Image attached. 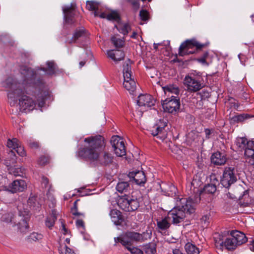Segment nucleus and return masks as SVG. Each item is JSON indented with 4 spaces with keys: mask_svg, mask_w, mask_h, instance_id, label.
Segmentation results:
<instances>
[{
    "mask_svg": "<svg viewBox=\"0 0 254 254\" xmlns=\"http://www.w3.org/2000/svg\"><path fill=\"white\" fill-rule=\"evenodd\" d=\"M84 145L78 149L76 156L89 162L92 166L109 167L114 160L110 152L103 151L106 145L104 137L100 135L90 136L84 138Z\"/></svg>",
    "mask_w": 254,
    "mask_h": 254,
    "instance_id": "nucleus-1",
    "label": "nucleus"
},
{
    "mask_svg": "<svg viewBox=\"0 0 254 254\" xmlns=\"http://www.w3.org/2000/svg\"><path fill=\"white\" fill-rule=\"evenodd\" d=\"M20 70L23 75L22 82H17L12 77H7L2 82V85L4 88L9 89L7 97L11 105H14L17 98L25 93L30 94L31 89L35 87L32 85L33 81L36 79L35 71L31 68L24 66H21Z\"/></svg>",
    "mask_w": 254,
    "mask_h": 254,
    "instance_id": "nucleus-2",
    "label": "nucleus"
},
{
    "mask_svg": "<svg viewBox=\"0 0 254 254\" xmlns=\"http://www.w3.org/2000/svg\"><path fill=\"white\" fill-rule=\"evenodd\" d=\"M176 205L168 214L172 224L179 226L184 219L195 212V205L200 198L197 197L195 201L191 198H189L176 196L175 198Z\"/></svg>",
    "mask_w": 254,
    "mask_h": 254,
    "instance_id": "nucleus-3",
    "label": "nucleus"
},
{
    "mask_svg": "<svg viewBox=\"0 0 254 254\" xmlns=\"http://www.w3.org/2000/svg\"><path fill=\"white\" fill-rule=\"evenodd\" d=\"M32 85L35 87L31 89L30 94L25 93L19 97H21L19 99L20 109L25 112L34 110L36 105V102L27 96V95L35 96L37 98L38 106L42 107L45 103V98L48 94V92L44 89V85L41 81L37 83L36 82V80H33Z\"/></svg>",
    "mask_w": 254,
    "mask_h": 254,
    "instance_id": "nucleus-4",
    "label": "nucleus"
},
{
    "mask_svg": "<svg viewBox=\"0 0 254 254\" xmlns=\"http://www.w3.org/2000/svg\"><path fill=\"white\" fill-rule=\"evenodd\" d=\"M118 204L121 209L127 212L134 211L139 206L137 199L128 195L121 196L118 200Z\"/></svg>",
    "mask_w": 254,
    "mask_h": 254,
    "instance_id": "nucleus-5",
    "label": "nucleus"
},
{
    "mask_svg": "<svg viewBox=\"0 0 254 254\" xmlns=\"http://www.w3.org/2000/svg\"><path fill=\"white\" fill-rule=\"evenodd\" d=\"M123 76L124 81L123 86L130 94H133L136 90V83L132 78L131 65L128 63H125L123 65Z\"/></svg>",
    "mask_w": 254,
    "mask_h": 254,
    "instance_id": "nucleus-6",
    "label": "nucleus"
},
{
    "mask_svg": "<svg viewBox=\"0 0 254 254\" xmlns=\"http://www.w3.org/2000/svg\"><path fill=\"white\" fill-rule=\"evenodd\" d=\"M204 46V44L199 43L194 39L187 40L180 45L179 49V55L183 57L193 54L196 50L201 49Z\"/></svg>",
    "mask_w": 254,
    "mask_h": 254,
    "instance_id": "nucleus-7",
    "label": "nucleus"
},
{
    "mask_svg": "<svg viewBox=\"0 0 254 254\" xmlns=\"http://www.w3.org/2000/svg\"><path fill=\"white\" fill-rule=\"evenodd\" d=\"M184 84L189 92H195L202 88L203 85L200 78L194 77L192 74L187 75L184 80Z\"/></svg>",
    "mask_w": 254,
    "mask_h": 254,
    "instance_id": "nucleus-8",
    "label": "nucleus"
},
{
    "mask_svg": "<svg viewBox=\"0 0 254 254\" xmlns=\"http://www.w3.org/2000/svg\"><path fill=\"white\" fill-rule=\"evenodd\" d=\"M162 105L165 112L175 114L179 110L180 99L177 97L172 95L171 98L164 100Z\"/></svg>",
    "mask_w": 254,
    "mask_h": 254,
    "instance_id": "nucleus-9",
    "label": "nucleus"
},
{
    "mask_svg": "<svg viewBox=\"0 0 254 254\" xmlns=\"http://www.w3.org/2000/svg\"><path fill=\"white\" fill-rule=\"evenodd\" d=\"M167 122L164 119L159 120L150 129L151 134L154 136L164 140L167 137V133L165 128L167 126Z\"/></svg>",
    "mask_w": 254,
    "mask_h": 254,
    "instance_id": "nucleus-10",
    "label": "nucleus"
},
{
    "mask_svg": "<svg viewBox=\"0 0 254 254\" xmlns=\"http://www.w3.org/2000/svg\"><path fill=\"white\" fill-rule=\"evenodd\" d=\"M236 181L237 177L234 173V168L231 167L225 168L221 179V184L222 186L226 188H228Z\"/></svg>",
    "mask_w": 254,
    "mask_h": 254,
    "instance_id": "nucleus-11",
    "label": "nucleus"
},
{
    "mask_svg": "<svg viewBox=\"0 0 254 254\" xmlns=\"http://www.w3.org/2000/svg\"><path fill=\"white\" fill-rule=\"evenodd\" d=\"M110 142L115 153L117 156L122 157L126 155L125 143L122 139L118 136H113Z\"/></svg>",
    "mask_w": 254,
    "mask_h": 254,
    "instance_id": "nucleus-12",
    "label": "nucleus"
},
{
    "mask_svg": "<svg viewBox=\"0 0 254 254\" xmlns=\"http://www.w3.org/2000/svg\"><path fill=\"white\" fill-rule=\"evenodd\" d=\"M127 233L132 243L134 242H143L148 239H150L152 236L151 230H147L142 234L134 231H127Z\"/></svg>",
    "mask_w": 254,
    "mask_h": 254,
    "instance_id": "nucleus-13",
    "label": "nucleus"
},
{
    "mask_svg": "<svg viewBox=\"0 0 254 254\" xmlns=\"http://www.w3.org/2000/svg\"><path fill=\"white\" fill-rule=\"evenodd\" d=\"M137 103L138 106L145 109L153 106L155 104V100L149 94H141L138 97Z\"/></svg>",
    "mask_w": 254,
    "mask_h": 254,
    "instance_id": "nucleus-14",
    "label": "nucleus"
},
{
    "mask_svg": "<svg viewBox=\"0 0 254 254\" xmlns=\"http://www.w3.org/2000/svg\"><path fill=\"white\" fill-rule=\"evenodd\" d=\"M27 188V184L25 181L16 180L7 187L6 190L12 192H22Z\"/></svg>",
    "mask_w": 254,
    "mask_h": 254,
    "instance_id": "nucleus-15",
    "label": "nucleus"
},
{
    "mask_svg": "<svg viewBox=\"0 0 254 254\" xmlns=\"http://www.w3.org/2000/svg\"><path fill=\"white\" fill-rule=\"evenodd\" d=\"M107 55L115 63L123 60L125 56L124 52L120 50H108L107 51Z\"/></svg>",
    "mask_w": 254,
    "mask_h": 254,
    "instance_id": "nucleus-16",
    "label": "nucleus"
},
{
    "mask_svg": "<svg viewBox=\"0 0 254 254\" xmlns=\"http://www.w3.org/2000/svg\"><path fill=\"white\" fill-rule=\"evenodd\" d=\"M130 178H133L135 183L139 185L144 184L146 182L144 173L141 171L130 172L128 175Z\"/></svg>",
    "mask_w": 254,
    "mask_h": 254,
    "instance_id": "nucleus-17",
    "label": "nucleus"
},
{
    "mask_svg": "<svg viewBox=\"0 0 254 254\" xmlns=\"http://www.w3.org/2000/svg\"><path fill=\"white\" fill-rule=\"evenodd\" d=\"M245 155L249 159V163L254 166V141H249L245 148Z\"/></svg>",
    "mask_w": 254,
    "mask_h": 254,
    "instance_id": "nucleus-18",
    "label": "nucleus"
},
{
    "mask_svg": "<svg viewBox=\"0 0 254 254\" xmlns=\"http://www.w3.org/2000/svg\"><path fill=\"white\" fill-rule=\"evenodd\" d=\"M64 13V18L68 23H73L72 17L74 14L75 6L72 4L70 5L65 6L63 8Z\"/></svg>",
    "mask_w": 254,
    "mask_h": 254,
    "instance_id": "nucleus-19",
    "label": "nucleus"
},
{
    "mask_svg": "<svg viewBox=\"0 0 254 254\" xmlns=\"http://www.w3.org/2000/svg\"><path fill=\"white\" fill-rule=\"evenodd\" d=\"M171 224L172 222L168 215L164 218L157 219V227L162 231H165L168 229L170 227Z\"/></svg>",
    "mask_w": 254,
    "mask_h": 254,
    "instance_id": "nucleus-20",
    "label": "nucleus"
},
{
    "mask_svg": "<svg viewBox=\"0 0 254 254\" xmlns=\"http://www.w3.org/2000/svg\"><path fill=\"white\" fill-rule=\"evenodd\" d=\"M211 163L215 165H224L226 162V158L224 154L217 152L213 153L211 157Z\"/></svg>",
    "mask_w": 254,
    "mask_h": 254,
    "instance_id": "nucleus-21",
    "label": "nucleus"
},
{
    "mask_svg": "<svg viewBox=\"0 0 254 254\" xmlns=\"http://www.w3.org/2000/svg\"><path fill=\"white\" fill-rule=\"evenodd\" d=\"M230 236L234 237L238 246L241 245L247 241V238L245 234L239 231H231Z\"/></svg>",
    "mask_w": 254,
    "mask_h": 254,
    "instance_id": "nucleus-22",
    "label": "nucleus"
},
{
    "mask_svg": "<svg viewBox=\"0 0 254 254\" xmlns=\"http://www.w3.org/2000/svg\"><path fill=\"white\" fill-rule=\"evenodd\" d=\"M87 33L85 29L83 27L76 29L73 33V37L67 42L69 43H75L77 40L83 39L86 37Z\"/></svg>",
    "mask_w": 254,
    "mask_h": 254,
    "instance_id": "nucleus-23",
    "label": "nucleus"
},
{
    "mask_svg": "<svg viewBox=\"0 0 254 254\" xmlns=\"http://www.w3.org/2000/svg\"><path fill=\"white\" fill-rule=\"evenodd\" d=\"M110 215L112 221L116 225L121 224L123 221V218L121 212L116 209L111 210Z\"/></svg>",
    "mask_w": 254,
    "mask_h": 254,
    "instance_id": "nucleus-24",
    "label": "nucleus"
},
{
    "mask_svg": "<svg viewBox=\"0 0 254 254\" xmlns=\"http://www.w3.org/2000/svg\"><path fill=\"white\" fill-rule=\"evenodd\" d=\"M57 219L56 211L55 210H53L51 214L48 216L46 219L45 225L46 227L51 229L54 226Z\"/></svg>",
    "mask_w": 254,
    "mask_h": 254,
    "instance_id": "nucleus-25",
    "label": "nucleus"
},
{
    "mask_svg": "<svg viewBox=\"0 0 254 254\" xmlns=\"http://www.w3.org/2000/svg\"><path fill=\"white\" fill-rule=\"evenodd\" d=\"M163 88L165 94L167 96H169L170 93L177 95L180 92L178 87L175 85H168L163 87Z\"/></svg>",
    "mask_w": 254,
    "mask_h": 254,
    "instance_id": "nucleus-26",
    "label": "nucleus"
},
{
    "mask_svg": "<svg viewBox=\"0 0 254 254\" xmlns=\"http://www.w3.org/2000/svg\"><path fill=\"white\" fill-rule=\"evenodd\" d=\"M238 246V245L235 240L234 237L232 236L226 239L224 241V246L226 248V249L228 250H234L237 248Z\"/></svg>",
    "mask_w": 254,
    "mask_h": 254,
    "instance_id": "nucleus-27",
    "label": "nucleus"
},
{
    "mask_svg": "<svg viewBox=\"0 0 254 254\" xmlns=\"http://www.w3.org/2000/svg\"><path fill=\"white\" fill-rule=\"evenodd\" d=\"M47 68H42L41 70L46 71L49 75H53L55 73L57 70V65L53 61H48L46 63Z\"/></svg>",
    "mask_w": 254,
    "mask_h": 254,
    "instance_id": "nucleus-28",
    "label": "nucleus"
},
{
    "mask_svg": "<svg viewBox=\"0 0 254 254\" xmlns=\"http://www.w3.org/2000/svg\"><path fill=\"white\" fill-rule=\"evenodd\" d=\"M199 135L195 131H191L187 135L186 141L188 145H191L193 143L197 142L198 141Z\"/></svg>",
    "mask_w": 254,
    "mask_h": 254,
    "instance_id": "nucleus-29",
    "label": "nucleus"
},
{
    "mask_svg": "<svg viewBox=\"0 0 254 254\" xmlns=\"http://www.w3.org/2000/svg\"><path fill=\"white\" fill-rule=\"evenodd\" d=\"M185 249L188 254H199V249L195 245L190 243H188L185 245Z\"/></svg>",
    "mask_w": 254,
    "mask_h": 254,
    "instance_id": "nucleus-30",
    "label": "nucleus"
},
{
    "mask_svg": "<svg viewBox=\"0 0 254 254\" xmlns=\"http://www.w3.org/2000/svg\"><path fill=\"white\" fill-rule=\"evenodd\" d=\"M164 186L163 188L161 186V189L162 190L164 189L168 195L172 196H176L177 189L175 186L172 184L169 185L164 184Z\"/></svg>",
    "mask_w": 254,
    "mask_h": 254,
    "instance_id": "nucleus-31",
    "label": "nucleus"
},
{
    "mask_svg": "<svg viewBox=\"0 0 254 254\" xmlns=\"http://www.w3.org/2000/svg\"><path fill=\"white\" fill-rule=\"evenodd\" d=\"M79 201L77 199L73 203V206L71 209V213L74 216V218H84L85 214L84 213L79 212L78 211L77 202Z\"/></svg>",
    "mask_w": 254,
    "mask_h": 254,
    "instance_id": "nucleus-32",
    "label": "nucleus"
},
{
    "mask_svg": "<svg viewBox=\"0 0 254 254\" xmlns=\"http://www.w3.org/2000/svg\"><path fill=\"white\" fill-rule=\"evenodd\" d=\"M121 240L122 241V246L125 247L127 249V248L130 247L133 244V243L129 238L127 232L122 234V238Z\"/></svg>",
    "mask_w": 254,
    "mask_h": 254,
    "instance_id": "nucleus-33",
    "label": "nucleus"
},
{
    "mask_svg": "<svg viewBox=\"0 0 254 254\" xmlns=\"http://www.w3.org/2000/svg\"><path fill=\"white\" fill-rule=\"evenodd\" d=\"M143 250L147 254H154L156 252V245L154 243H149L143 246Z\"/></svg>",
    "mask_w": 254,
    "mask_h": 254,
    "instance_id": "nucleus-34",
    "label": "nucleus"
},
{
    "mask_svg": "<svg viewBox=\"0 0 254 254\" xmlns=\"http://www.w3.org/2000/svg\"><path fill=\"white\" fill-rule=\"evenodd\" d=\"M115 27L120 33L124 35H127L130 30V27L127 23L119 24L118 26H115Z\"/></svg>",
    "mask_w": 254,
    "mask_h": 254,
    "instance_id": "nucleus-35",
    "label": "nucleus"
},
{
    "mask_svg": "<svg viewBox=\"0 0 254 254\" xmlns=\"http://www.w3.org/2000/svg\"><path fill=\"white\" fill-rule=\"evenodd\" d=\"M129 187V185L127 182H120L116 186V190L121 193L126 192Z\"/></svg>",
    "mask_w": 254,
    "mask_h": 254,
    "instance_id": "nucleus-36",
    "label": "nucleus"
},
{
    "mask_svg": "<svg viewBox=\"0 0 254 254\" xmlns=\"http://www.w3.org/2000/svg\"><path fill=\"white\" fill-rule=\"evenodd\" d=\"M43 238L42 234L33 232L28 236V240L30 242H39Z\"/></svg>",
    "mask_w": 254,
    "mask_h": 254,
    "instance_id": "nucleus-37",
    "label": "nucleus"
},
{
    "mask_svg": "<svg viewBox=\"0 0 254 254\" xmlns=\"http://www.w3.org/2000/svg\"><path fill=\"white\" fill-rule=\"evenodd\" d=\"M249 142L245 137L237 138L236 141V145L240 149H245Z\"/></svg>",
    "mask_w": 254,
    "mask_h": 254,
    "instance_id": "nucleus-38",
    "label": "nucleus"
},
{
    "mask_svg": "<svg viewBox=\"0 0 254 254\" xmlns=\"http://www.w3.org/2000/svg\"><path fill=\"white\" fill-rule=\"evenodd\" d=\"M111 41L116 48H122L124 46L125 41L124 39L118 38V36H113L111 38Z\"/></svg>",
    "mask_w": 254,
    "mask_h": 254,
    "instance_id": "nucleus-39",
    "label": "nucleus"
},
{
    "mask_svg": "<svg viewBox=\"0 0 254 254\" xmlns=\"http://www.w3.org/2000/svg\"><path fill=\"white\" fill-rule=\"evenodd\" d=\"M100 4L94 1H87L86 7L89 10L96 11L99 10Z\"/></svg>",
    "mask_w": 254,
    "mask_h": 254,
    "instance_id": "nucleus-40",
    "label": "nucleus"
},
{
    "mask_svg": "<svg viewBox=\"0 0 254 254\" xmlns=\"http://www.w3.org/2000/svg\"><path fill=\"white\" fill-rule=\"evenodd\" d=\"M9 173L15 176H23L24 174V170L21 168H12L9 169Z\"/></svg>",
    "mask_w": 254,
    "mask_h": 254,
    "instance_id": "nucleus-41",
    "label": "nucleus"
},
{
    "mask_svg": "<svg viewBox=\"0 0 254 254\" xmlns=\"http://www.w3.org/2000/svg\"><path fill=\"white\" fill-rule=\"evenodd\" d=\"M107 19L109 20L116 21L119 22L120 17L119 13L116 11H113L107 15Z\"/></svg>",
    "mask_w": 254,
    "mask_h": 254,
    "instance_id": "nucleus-42",
    "label": "nucleus"
},
{
    "mask_svg": "<svg viewBox=\"0 0 254 254\" xmlns=\"http://www.w3.org/2000/svg\"><path fill=\"white\" fill-rule=\"evenodd\" d=\"M216 187L212 184H208L204 186L203 191L207 193L213 194L216 190Z\"/></svg>",
    "mask_w": 254,
    "mask_h": 254,
    "instance_id": "nucleus-43",
    "label": "nucleus"
},
{
    "mask_svg": "<svg viewBox=\"0 0 254 254\" xmlns=\"http://www.w3.org/2000/svg\"><path fill=\"white\" fill-rule=\"evenodd\" d=\"M19 142H20L19 141V140L15 138H14L12 139H9L7 142V146L8 148H12V149L15 150L17 147L18 144H19Z\"/></svg>",
    "mask_w": 254,
    "mask_h": 254,
    "instance_id": "nucleus-44",
    "label": "nucleus"
},
{
    "mask_svg": "<svg viewBox=\"0 0 254 254\" xmlns=\"http://www.w3.org/2000/svg\"><path fill=\"white\" fill-rule=\"evenodd\" d=\"M83 218H76V226L77 228L82 232H84L85 230L84 222L83 220Z\"/></svg>",
    "mask_w": 254,
    "mask_h": 254,
    "instance_id": "nucleus-45",
    "label": "nucleus"
},
{
    "mask_svg": "<svg viewBox=\"0 0 254 254\" xmlns=\"http://www.w3.org/2000/svg\"><path fill=\"white\" fill-rule=\"evenodd\" d=\"M17 226L21 232H24L28 228V225L27 221L22 219L21 221L17 223Z\"/></svg>",
    "mask_w": 254,
    "mask_h": 254,
    "instance_id": "nucleus-46",
    "label": "nucleus"
},
{
    "mask_svg": "<svg viewBox=\"0 0 254 254\" xmlns=\"http://www.w3.org/2000/svg\"><path fill=\"white\" fill-rule=\"evenodd\" d=\"M214 241L216 247H221L224 245V241L223 239V237L220 235H216L214 238Z\"/></svg>",
    "mask_w": 254,
    "mask_h": 254,
    "instance_id": "nucleus-47",
    "label": "nucleus"
},
{
    "mask_svg": "<svg viewBox=\"0 0 254 254\" xmlns=\"http://www.w3.org/2000/svg\"><path fill=\"white\" fill-rule=\"evenodd\" d=\"M9 156L11 157V159L8 162L7 160L5 162V164L7 167L11 166V165L16 163V157L15 153L13 150L9 151Z\"/></svg>",
    "mask_w": 254,
    "mask_h": 254,
    "instance_id": "nucleus-48",
    "label": "nucleus"
},
{
    "mask_svg": "<svg viewBox=\"0 0 254 254\" xmlns=\"http://www.w3.org/2000/svg\"><path fill=\"white\" fill-rule=\"evenodd\" d=\"M13 216L12 213H5L2 216L1 219L6 223L11 222L13 219Z\"/></svg>",
    "mask_w": 254,
    "mask_h": 254,
    "instance_id": "nucleus-49",
    "label": "nucleus"
},
{
    "mask_svg": "<svg viewBox=\"0 0 254 254\" xmlns=\"http://www.w3.org/2000/svg\"><path fill=\"white\" fill-rule=\"evenodd\" d=\"M247 118V116L245 114H240L234 116L231 118V121L233 123L243 122Z\"/></svg>",
    "mask_w": 254,
    "mask_h": 254,
    "instance_id": "nucleus-50",
    "label": "nucleus"
},
{
    "mask_svg": "<svg viewBox=\"0 0 254 254\" xmlns=\"http://www.w3.org/2000/svg\"><path fill=\"white\" fill-rule=\"evenodd\" d=\"M210 183L217 186L219 184V180L217 175L215 174H211L209 176Z\"/></svg>",
    "mask_w": 254,
    "mask_h": 254,
    "instance_id": "nucleus-51",
    "label": "nucleus"
},
{
    "mask_svg": "<svg viewBox=\"0 0 254 254\" xmlns=\"http://www.w3.org/2000/svg\"><path fill=\"white\" fill-rule=\"evenodd\" d=\"M49 161L50 158L49 156H42L39 158L38 162L39 165L44 166L49 163Z\"/></svg>",
    "mask_w": 254,
    "mask_h": 254,
    "instance_id": "nucleus-52",
    "label": "nucleus"
},
{
    "mask_svg": "<svg viewBox=\"0 0 254 254\" xmlns=\"http://www.w3.org/2000/svg\"><path fill=\"white\" fill-rule=\"evenodd\" d=\"M139 16L141 20L147 21L149 18V13L146 10L142 9L139 12Z\"/></svg>",
    "mask_w": 254,
    "mask_h": 254,
    "instance_id": "nucleus-53",
    "label": "nucleus"
},
{
    "mask_svg": "<svg viewBox=\"0 0 254 254\" xmlns=\"http://www.w3.org/2000/svg\"><path fill=\"white\" fill-rule=\"evenodd\" d=\"M15 151L21 156H24L26 155V152L24 148L21 145L20 142L19 143V144H18L16 148L15 149Z\"/></svg>",
    "mask_w": 254,
    "mask_h": 254,
    "instance_id": "nucleus-54",
    "label": "nucleus"
},
{
    "mask_svg": "<svg viewBox=\"0 0 254 254\" xmlns=\"http://www.w3.org/2000/svg\"><path fill=\"white\" fill-rule=\"evenodd\" d=\"M127 250L129 251L131 254H143L142 250L136 247L127 248Z\"/></svg>",
    "mask_w": 254,
    "mask_h": 254,
    "instance_id": "nucleus-55",
    "label": "nucleus"
},
{
    "mask_svg": "<svg viewBox=\"0 0 254 254\" xmlns=\"http://www.w3.org/2000/svg\"><path fill=\"white\" fill-rule=\"evenodd\" d=\"M60 254H75V253L66 246H64L63 250H59Z\"/></svg>",
    "mask_w": 254,
    "mask_h": 254,
    "instance_id": "nucleus-56",
    "label": "nucleus"
},
{
    "mask_svg": "<svg viewBox=\"0 0 254 254\" xmlns=\"http://www.w3.org/2000/svg\"><path fill=\"white\" fill-rule=\"evenodd\" d=\"M127 2H130L133 9L135 10H137L140 6V4L139 2V0H126Z\"/></svg>",
    "mask_w": 254,
    "mask_h": 254,
    "instance_id": "nucleus-57",
    "label": "nucleus"
},
{
    "mask_svg": "<svg viewBox=\"0 0 254 254\" xmlns=\"http://www.w3.org/2000/svg\"><path fill=\"white\" fill-rule=\"evenodd\" d=\"M209 217L207 215H204L200 219L201 223L203 225V227H207L209 223Z\"/></svg>",
    "mask_w": 254,
    "mask_h": 254,
    "instance_id": "nucleus-58",
    "label": "nucleus"
},
{
    "mask_svg": "<svg viewBox=\"0 0 254 254\" xmlns=\"http://www.w3.org/2000/svg\"><path fill=\"white\" fill-rule=\"evenodd\" d=\"M108 14L105 12L100 13L99 10H96L94 12V15L95 17H99L102 18H107V15Z\"/></svg>",
    "mask_w": 254,
    "mask_h": 254,
    "instance_id": "nucleus-59",
    "label": "nucleus"
},
{
    "mask_svg": "<svg viewBox=\"0 0 254 254\" xmlns=\"http://www.w3.org/2000/svg\"><path fill=\"white\" fill-rule=\"evenodd\" d=\"M41 185L42 187L47 188L49 186V180L47 178L45 177H42V181H41Z\"/></svg>",
    "mask_w": 254,
    "mask_h": 254,
    "instance_id": "nucleus-60",
    "label": "nucleus"
},
{
    "mask_svg": "<svg viewBox=\"0 0 254 254\" xmlns=\"http://www.w3.org/2000/svg\"><path fill=\"white\" fill-rule=\"evenodd\" d=\"M204 132L206 138L208 139L210 138L211 135L214 132V130L212 129L205 128Z\"/></svg>",
    "mask_w": 254,
    "mask_h": 254,
    "instance_id": "nucleus-61",
    "label": "nucleus"
},
{
    "mask_svg": "<svg viewBox=\"0 0 254 254\" xmlns=\"http://www.w3.org/2000/svg\"><path fill=\"white\" fill-rule=\"evenodd\" d=\"M197 181L195 180H193L190 184H189L188 185L189 187H190V190H192V188L193 187V191L194 192H197L198 191V188H196L195 187H194V184L195 183H196Z\"/></svg>",
    "mask_w": 254,
    "mask_h": 254,
    "instance_id": "nucleus-62",
    "label": "nucleus"
},
{
    "mask_svg": "<svg viewBox=\"0 0 254 254\" xmlns=\"http://www.w3.org/2000/svg\"><path fill=\"white\" fill-rule=\"evenodd\" d=\"M122 238V235H121L120 236L118 237L114 238V241L115 244H114V246H116L118 243H120L122 244V241L121 239Z\"/></svg>",
    "mask_w": 254,
    "mask_h": 254,
    "instance_id": "nucleus-63",
    "label": "nucleus"
},
{
    "mask_svg": "<svg viewBox=\"0 0 254 254\" xmlns=\"http://www.w3.org/2000/svg\"><path fill=\"white\" fill-rule=\"evenodd\" d=\"M29 145L32 148H37L39 147V144L36 142H32L30 143Z\"/></svg>",
    "mask_w": 254,
    "mask_h": 254,
    "instance_id": "nucleus-64",
    "label": "nucleus"
}]
</instances>
